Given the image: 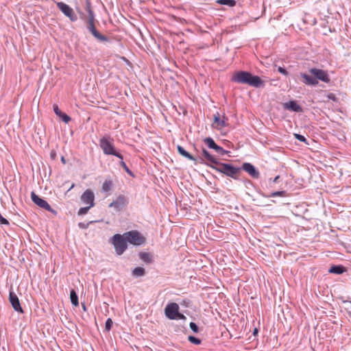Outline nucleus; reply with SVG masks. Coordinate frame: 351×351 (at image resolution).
I'll list each match as a JSON object with an SVG mask.
<instances>
[{"label":"nucleus","instance_id":"obj_1","mask_svg":"<svg viewBox=\"0 0 351 351\" xmlns=\"http://www.w3.org/2000/svg\"><path fill=\"white\" fill-rule=\"evenodd\" d=\"M309 73L314 76L311 77L306 73H301L300 76L303 79L302 82L306 85L316 86L318 84V80L325 83L330 82V76L326 71L323 69L312 68L309 70Z\"/></svg>","mask_w":351,"mask_h":351},{"label":"nucleus","instance_id":"obj_2","mask_svg":"<svg viewBox=\"0 0 351 351\" xmlns=\"http://www.w3.org/2000/svg\"><path fill=\"white\" fill-rule=\"evenodd\" d=\"M232 81L245 84L250 86L258 88L263 86V81L256 75H253L247 71H238L233 74Z\"/></svg>","mask_w":351,"mask_h":351},{"label":"nucleus","instance_id":"obj_3","mask_svg":"<svg viewBox=\"0 0 351 351\" xmlns=\"http://www.w3.org/2000/svg\"><path fill=\"white\" fill-rule=\"evenodd\" d=\"M179 305L176 302L168 304L165 308V314L169 319H184L186 317L182 313H179Z\"/></svg>","mask_w":351,"mask_h":351},{"label":"nucleus","instance_id":"obj_4","mask_svg":"<svg viewBox=\"0 0 351 351\" xmlns=\"http://www.w3.org/2000/svg\"><path fill=\"white\" fill-rule=\"evenodd\" d=\"M124 237L130 243L134 245H143L146 241V238L137 230H131L124 233Z\"/></svg>","mask_w":351,"mask_h":351},{"label":"nucleus","instance_id":"obj_5","mask_svg":"<svg viewBox=\"0 0 351 351\" xmlns=\"http://www.w3.org/2000/svg\"><path fill=\"white\" fill-rule=\"evenodd\" d=\"M112 244L114 247L115 252L118 255H121L128 247V241H126L124 234H116L112 237Z\"/></svg>","mask_w":351,"mask_h":351},{"label":"nucleus","instance_id":"obj_6","mask_svg":"<svg viewBox=\"0 0 351 351\" xmlns=\"http://www.w3.org/2000/svg\"><path fill=\"white\" fill-rule=\"evenodd\" d=\"M99 145L105 154L113 155L118 157L121 160L123 159V156L115 151L112 143L108 138L105 137L101 138Z\"/></svg>","mask_w":351,"mask_h":351},{"label":"nucleus","instance_id":"obj_7","mask_svg":"<svg viewBox=\"0 0 351 351\" xmlns=\"http://www.w3.org/2000/svg\"><path fill=\"white\" fill-rule=\"evenodd\" d=\"M216 165H217V167H215V169L217 171L221 172V173L226 174V176L232 177V178H234V176L236 174H237L239 171V169L235 168L229 164L218 162ZM211 167L214 168L213 166L211 165Z\"/></svg>","mask_w":351,"mask_h":351},{"label":"nucleus","instance_id":"obj_8","mask_svg":"<svg viewBox=\"0 0 351 351\" xmlns=\"http://www.w3.org/2000/svg\"><path fill=\"white\" fill-rule=\"evenodd\" d=\"M31 198L32 202L39 207L44 208L52 213L56 214V211L51 207L47 202L38 197L34 192H32Z\"/></svg>","mask_w":351,"mask_h":351},{"label":"nucleus","instance_id":"obj_9","mask_svg":"<svg viewBox=\"0 0 351 351\" xmlns=\"http://www.w3.org/2000/svg\"><path fill=\"white\" fill-rule=\"evenodd\" d=\"M57 7L62 11V12L69 17L71 21H75L77 19L76 15L75 14L73 10L67 4L63 2H57Z\"/></svg>","mask_w":351,"mask_h":351},{"label":"nucleus","instance_id":"obj_10","mask_svg":"<svg viewBox=\"0 0 351 351\" xmlns=\"http://www.w3.org/2000/svg\"><path fill=\"white\" fill-rule=\"evenodd\" d=\"M214 121L213 123V127L217 130H221L227 126L228 118L223 115L222 119L220 117L219 112L215 113L213 115Z\"/></svg>","mask_w":351,"mask_h":351},{"label":"nucleus","instance_id":"obj_11","mask_svg":"<svg viewBox=\"0 0 351 351\" xmlns=\"http://www.w3.org/2000/svg\"><path fill=\"white\" fill-rule=\"evenodd\" d=\"M127 198L123 195H119L115 200L109 204V207L114 208L117 210H121L125 206L128 204Z\"/></svg>","mask_w":351,"mask_h":351},{"label":"nucleus","instance_id":"obj_12","mask_svg":"<svg viewBox=\"0 0 351 351\" xmlns=\"http://www.w3.org/2000/svg\"><path fill=\"white\" fill-rule=\"evenodd\" d=\"M82 202L90 206H94L95 195L90 189L86 190L81 196Z\"/></svg>","mask_w":351,"mask_h":351},{"label":"nucleus","instance_id":"obj_13","mask_svg":"<svg viewBox=\"0 0 351 351\" xmlns=\"http://www.w3.org/2000/svg\"><path fill=\"white\" fill-rule=\"evenodd\" d=\"M9 300L14 311L19 313H23V308L20 304L19 298L14 292H10Z\"/></svg>","mask_w":351,"mask_h":351},{"label":"nucleus","instance_id":"obj_14","mask_svg":"<svg viewBox=\"0 0 351 351\" xmlns=\"http://www.w3.org/2000/svg\"><path fill=\"white\" fill-rule=\"evenodd\" d=\"M242 169L246 171L251 177L253 178H259V172L256 169V168L250 163L245 162L242 166Z\"/></svg>","mask_w":351,"mask_h":351},{"label":"nucleus","instance_id":"obj_15","mask_svg":"<svg viewBox=\"0 0 351 351\" xmlns=\"http://www.w3.org/2000/svg\"><path fill=\"white\" fill-rule=\"evenodd\" d=\"M88 28L91 34L99 40L100 41H108V38L102 34H101L95 28V23L94 24H88Z\"/></svg>","mask_w":351,"mask_h":351},{"label":"nucleus","instance_id":"obj_16","mask_svg":"<svg viewBox=\"0 0 351 351\" xmlns=\"http://www.w3.org/2000/svg\"><path fill=\"white\" fill-rule=\"evenodd\" d=\"M284 106L286 109L293 112H299L302 110V108L295 101H290L289 102L285 103Z\"/></svg>","mask_w":351,"mask_h":351},{"label":"nucleus","instance_id":"obj_17","mask_svg":"<svg viewBox=\"0 0 351 351\" xmlns=\"http://www.w3.org/2000/svg\"><path fill=\"white\" fill-rule=\"evenodd\" d=\"M138 256L141 261L147 264L152 263L153 262V256L149 252H140Z\"/></svg>","mask_w":351,"mask_h":351},{"label":"nucleus","instance_id":"obj_18","mask_svg":"<svg viewBox=\"0 0 351 351\" xmlns=\"http://www.w3.org/2000/svg\"><path fill=\"white\" fill-rule=\"evenodd\" d=\"M177 149L178 153L182 156L188 158L189 160L195 161V159L193 158V156L191 154H190L188 152H186L182 146L178 145Z\"/></svg>","mask_w":351,"mask_h":351},{"label":"nucleus","instance_id":"obj_19","mask_svg":"<svg viewBox=\"0 0 351 351\" xmlns=\"http://www.w3.org/2000/svg\"><path fill=\"white\" fill-rule=\"evenodd\" d=\"M202 155L207 160H208L211 163L215 165H217L218 163L217 160L205 149H203L202 150Z\"/></svg>","mask_w":351,"mask_h":351},{"label":"nucleus","instance_id":"obj_20","mask_svg":"<svg viewBox=\"0 0 351 351\" xmlns=\"http://www.w3.org/2000/svg\"><path fill=\"white\" fill-rule=\"evenodd\" d=\"M345 271L344 267L341 265H335L330 268L329 272L331 274H341Z\"/></svg>","mask_w":351,"mask_h":351},{"label":"nucleus","instance_id":"obj_21","mask_svg":"<svg viewBox=\"0 0 351 351\" xmlns=\"http://www.w3.org/2000/svg\"><path fill=\"white\" fill-rule=\"evenodd\" d=\"M86 10L88 12V24H94L95 23V16L93 10H91L90 5L88 3L86 7Z\"/></svg>","mask_w":351,"mask_h":351},{"label":"nucleus","instance_id":"obj_22","mask_svg":"<svg viewBox=\"0 0 351 351\" xmlns=\"http://www.w3.org/2000/svg\"><path fill=\"white\" fill-rule=\"evenodd\" d=\"M70 299L72 304L75 306L79 305L78 297L75 290L72 289L70 293Z\"/></svg>","mask_w":351,"mask_h":351},{"label":"nucleus","instance_id":"obj_23","mask_svg":"<svg viewBox=\"0 0 351 351\" xmlns=\"http://www.w3.org/2000/svg\"><path fill=\"white\" fill-rule=\"evenodd\" d=\"M145 274V270L143 267H135L132 271V274L134 276H143Z\"/></svg>","mask_w":351,"mask_h":351},{"label":"nucleus","instance_id":"obj_24","mask_svg":"<svg viewBox=\"0 0 351 351\" xmlns=\"http://www.w3.org/2000/svg\"><path fill=\"white\" fill-rule=\"evenodd\" d=\"M112 182L110 180H106L102 184V190L104 192H108L112 189Z\"/></svg>","mask_w":351,"mask_h":351},{"label":"nucleus","instance_id":"obj_25","mask_svg":"<svg viewBox=\"0 0 351 351\" xmlns=\"http://www.w3.org/2000/svg\"><path fill=\"white\" fill-rule=\"evenodd\" d=\"M217 3L221 5H226L230 7L234 6L236 4L234 0H217Z\"/></svg>","mask_w":351,"mask_h":351},{"label":"nucleus","instance_id":"obj_26","mask_svg":"<svg viewBox=\"0 0 351 351\" xmlns=\"http://www.w3.org/2000/svg\"><path fill=\"white\" fill-rule=\"evenodd\" d=\"M204 142L211 149L216 145L213 139L210 137L205 138Z\"/></svg>","mask_w":351,"mask_h":351},{"label":"nucleus","instance_id":"obj_27","mask_svg":"<svg viewBox=\"0 0 351 351\" xmlns=\"http://www.w3.org/2000/svg\"><path fill=\"white\" fill-rule=\"evenodd\" d=\"M93 206H90L88 205V206H86V207H83V208H80L79 211H78V215H85L88 213V210L92 208Z\"/></svg>","mask_w":351,"mask_h":351},{"label":"nucleus","instance_id":"obj_28","mask_svg":"<svg viewBox=\"0 0 351 351\" xmlns=\"http://www.w3.org/2000/svg\"><path fill=\"white\" fill-rule=\"evenodd\" d=\"M58 117L61 118L62 120L66 123H68L71 121L70 117L64 112H62L61 114Z\"/></svg>","mask_w":351,"mask_h":351},{"label":"nucleus","instance_id":"obj_29","mask_svg":"<svg viewBox=\"0 0 351 351\" xmlns=\"http://www.w3.org/2000/svg\"><path fill=\"white\" fill-rule=\"evenodd\" d=\"M188 339L191 343H194L195 345H199L201 343L200 339H199L193 336H189Z\"/></svg>","mask_w":351,"mask_h":351},{"label":"nucleus","instance_id":"obj_30","mask_svg":"<svg viewBox=\"0 0 351 351\" xmlns=\"http://www.w3.org/2000/svg\"><path fill=\"white\" fill-rule=\"evenodd\" d=\"M113 322L110 318H108L106 322L105 328L107 331H110L111 330Z\"/></svg>","mask_w":351,"mask_h":351},{"label":"nucleus","instance_id":"obj_31","mask_svg":"<svg viewBox=\"0 0 351 351\" xmlns=\"http://www.w3.org/2000/svg\"><path fill=\"white\" fill-rule=\"evenodd\" d=\"M285 195V191H276V192H274L272 193L269 196L270 197H277V196H284Z\"/></svg>","mask_w":351,"mask_h":351},{"label":"nucleus","instance_id":"obj_32","mask_svg":"<svg viewBox=\"0 0 351 351\" xmlns=\"http://www.w3.org/2000/svg\"><path fill=\"white\" fill-rule=\"evenodd\" d=\"M53 111L54 112L56 113V114L58 117L61 114V113L62 112L58 108V105L57 104H54L53 106Z\"/></svg>","mask_w":351,"mask_h":351},{"label":"nucleus","instance_id":"obj_33","mask_svg":"<svg viewBox=\"0 0 351 351\" xmlns=\"http://www.w3.org/2000/svg\"><path fill=\"white\" fill-rule=\"evenodd\" d=\"M121 165L123 167V168L125 169V171L128 173H129L130 175H132L131 171L128 169L126 164L125 163V162L123 160H121Z\"/></svg>","mask_w":351,"mask_h":351},{"label":"nucleus","instance_id":"obj_34","mask_svg":"<svg viewBox=\"0 0 351 351\" xmlns=\"http://www.w3.org/2000/svg\"><path fill=\"white\" fill-rule=\"evenodd\" d=\"M189 326L191 328V329L194 332H198V327L196 325L195 323L194 322H191L190 324H189Z\"/></svg>","mask_w":351,"mask_h":351},{"label":"nucleus","instance_id":"obj_35","mask_svg":"<svg viewBox=\"0 0 351 351\" xmlns=\"http://www.w3.org/2000/svg\"><path fill=\"white\" fill-rule=\"evenodd\" d=\"M294 135L295 138L298 139V141L301 142H306V138L304 136L298 134H295Z\"/></svg>","mask_w":351,"mask_h":351},{"label":"nucleus","instance_id":"obj_36","mask_svg":"<svg viewBox=\"0 0 351 351\" xmlns=\"http://www.w3.org/2000/svg\"><path fill=\"white\" fill-rule=\"evenodd\" d=\"M0 223L5 224V225L9 224L8 221L6 219H5L3 217H2V215L1 214H0Z\"/></svg>","mask_w":351,"mask_h":351},{"label":"nucleus","instance_id":"obj_37","mask_svg":"<svg viewBox=\"0 0 351 351\" xmlns=\"http://www.w3.org/2000/svg\"><path fill=\"white\" fill-rule=\"evenodd\" d=\"M278 71L280 73H282V74H283V75H287V73H287V71L284 68H282V67H281V66H279V67H278Z\"/></svg>","mask_w":351,"mask_h":351},{"label":"nucleus","instance_id":"obj_38","mask_svg":"<svg viewBox=\"0 0 351 351\" xmlns=\"http://www.w3.org/2000/svg\"><path fill=\"white\" fill-rule=\"evenodd\" d=\"M216 152L221 155H223L226 153V151L221 147L217 148Z\"/></svg>","mask_w":351,"mask_h":351},{"label":"nucleus","instance_id":"obj_39","mask_svg":"<svg viewBox=\"0 0 351 351\" xmlns=\"http://www.w3.org/2000/svg\"><path fill=\"white\" fill-rule=\"evenodd\" d=\"M328 97L329 99H332V100H335V95H334V94H332V93L329 94V95H328Z\"/></svg>","mask_w":351,"mask_h":351},{"label":"nucleus","instance_id":"obj_40","mask_svg":"<svg viewBox=\"0 0 351 351\" xmlns=\"http://www.w3.org/2000/svg\"><path fill=\"white\" fill-rule=\"evenodd\" d=\"M279 178H280V176H276L274 178V179L273 180V182H277Z\"/></svg>","mask_w":351,"mask_h":351},{"label":"nucleus","instance_id":"obj_41","mask_svg":"<svg viewBox=\"0 0 351 351\" xmlns=\"http://www.w3.org/2000/svg\"><path fill=\"white\" fill-rule=\"evenodd\" d=\"M219 145H217L216 144V145H215V147H213V149H215V151H217V148H219Z\"/></svg>","mask_w":351,"mask_h":351},{"label":"nucleus","instance_id":"obj_42","mask_svg":"<svg viewBox=\"0 0 351 351\" xmlns=\"http://www.w3.org/2000/svg\"><path fill=\"white\" fill-rule=\"evenodd\" d=\"M61 161L62 162V163L65 164L66 163V160H65V158L64 157H62L61 158Z\"/></svg>","mask_w":351,"mask_h":351},{"label":"nucleus","instance_id":"obj_43","mask_svg":"<svg viewBox=\"0 0 351 351\" xmlns=\"http://www.w3.org/2000/svg\"><path fill=\"white\" fill-rule=\"evenodd\" d=\"M82 307H83L84 311H86V306H85V304H82Z\"/></svg>","mask_w":351,"mask_h":351},{"label":"nucleus","instance_id":"obj_44","mask_svg":"<svg viewBox=\"0 0 351 351\" xmlns=\"http://www.w3.org/2000/svg\"><path fill=\"white\" fill-rule=\"evenodd\" d=\"M74 186V184H73L71 186V189H72Z\"/></svg>","mask_w":351,"mask_h":351},{"label":"nucleus","instance_id":"obj_45","mask_svg":"<svg viewBox=\"0 0 351 351\" xmlns=\"http://www.w3.org/2000/svg\"><path fill=\"white\" fill-rule=\"evenodd\" d=\"M255 332H257V329H255V330H254V333H255Z\"/></svg>","mask_w":351,"mask_h":351}]
</instances>
